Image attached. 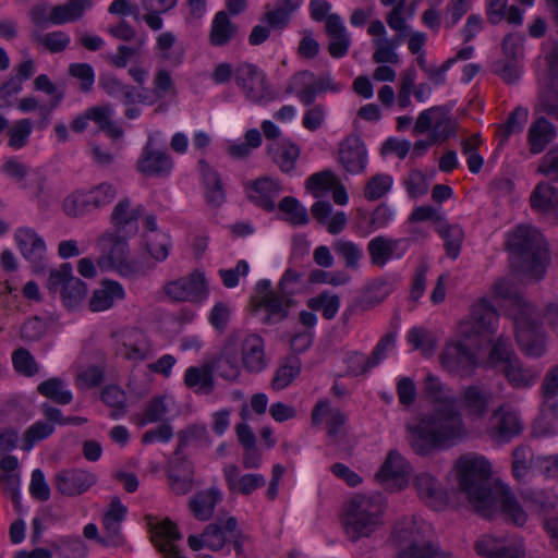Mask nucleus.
I'll return each mask as SVG.
<instances>
[{
  "label": "nucleus",
  "instance_id": "obj_1",
  "mask_svg": "<svg viewBox=\"0 0 558 558\" xmlns=\"http://www.w3.org/2000/svg\"><path fill=\"white\" fill-rule=\"evenodd\" d=\"M408 428L410 446L420 456H428L434 450L454 446L468 434L461 414L456 405L450 404L435 407L416 425Z\"/></svg>",
  "mask_w": 558,
  "mask_h": 558
},
{
  "label": "nucleus",
  "instance_id": "obj_2",
  "mask_svg": "<svg viewBox=\"0 0 558 558\" xmlns=\"http://www.w3.org/2000/svg\"><path fill=\"white\" fill-rule=\"evenodd\" d=\"M460 489L482 517L490 519L496 511L498 500L490 483V464L472 453L461 456L456 462Z\"/></svg>",
  "mask_w": 558,
  "mask_h": 558
},
{
  "label": "nucleus",
  "instance_id": "obj_3",
  "mask_svg": "<svg viewBox=\"0 0 558 558\" xmlns=\"http://www.w3.org/2000/svg\"><path fill=\"white\" fill-rule=\"evenodd\" d=\"M384 511L380 495H354L343 506L342 525L347 537L351 542L369 537L383 524Z\"/></svg>",
  "mask_w": 558,
  "mask_h": 558
},
{
  "label": "nucleus",
  "instance_id": "obj_4",
  "mask_svg": "<svg viewBox=\"0 0 558 558\" xmlns=\"http://www.w3.org/2000/svg\"><path fill=\"white\" fill-rule=\"evenodd\" d=\"M509 250L515 255L517 267L535 280L543 278L548 250L542 233L530 226L518 227L508 241Z\"/></svg>",
  "mask_w": 558,
  "mask_h": 558
},
{
  "label": "nucleus",
  "instance_id": "obj_5",
  "mask_svg": "<svg viewBox=\"0 0 558 558\" xmlns=\"http://www.w3.org/2000/svg\"><path fill=\"white\" fill-rule=\"evenodd\" d=\"M498 313L485 299L472 306L470 316L459 325V337L468 341L473 348L480 349L484 342L492 341L496 331Z\"/></svg>",
  "mask_w": 558,
  "mask_h": 558
},
{
  "label": "nucleus",
  "instance_id": "obj_6",
  "mask_svg": "<svg viewBox=\"0 0 558 558\" xmlns=\"http://www.w3.org/2000/svg\"><path fill=\"white\" fill-rule=\"evenodd\" d=\"M128 239L116 233H106L100 238L101 255L97 264L101 269H112L124 277L141 272L140 265L129 257Z\"/></svg>",
  "mask_w": 558,
  "mask_h": 558
},
{
  "label": "nucleus",
  "instance_id": "obj_7",
  "mask_svg": "<svg viewBox=\"0 0 558 558\" xmlns=\"http://www.w3.org/2000/svg\"><path fill=\"white\" fill-rule=\"evenodd\" d=\"M235 84L242 90L246 100L263 105L272 101L276 94L263 70L250 62H241L234 71Z\"/></svg>",
  "mask_w": 558,
  "mask_h": 558
},
{
  "label": "nucleus",
  "instance_id": "obj_8",
  "mask_svg": "<svg viewBox=\"0 0 558 558\" xmlns=\"http://www.w3.org/2000/svg\"><path fill=\"white\" fill-rule=\"evenodd\" d=\"M515 337L525 355L539 357L545 353V337L534 310L522 312L515 317Z\"/></svg>",
  "mask_w": 558,
  "mask_h": 558
},
{
  "label": "nucleus",
  "instance_id": "obj_9",
  "mask_svg": "<svg viewBox=\"0 0 558 558\" xmlns=\"http://www.w3.org/2000/svg\"><path fill=\"white\" fill-rule=\"evenodd\" d=\"M471 344L463 340L448 342L439 355L441 366L460 377L471 376L477 367L476 354Z\"/></svg>",
  "mask_w": 558,
  "mask_h": 558
},
{
  "label": "nucleus",
  "instance_id": "obj_10",
  "mask_svg": "<svg viewBox=\"0 0 558 558\" xmlns=\"http://www.w3.org/2000/svg\"><path fill=\"white\" fill-rule=\"evenodd\" d=\"M163 292L175 302L201 303L207 298L208 287L204 274L194 270L189 276L167 282Z\"/></svg>",
  "mask_w": 558,
  "mask_h": 558
},
{
  "label": "nucleus",
  "instance_id": "obj_11",
  "mask_svg": "<svg viewBox=\"0 0 558 558\" xmlns=\"http://www.w3.org/2000/svg\"><path fill=\"white\" fill-rule=\"evenodd\" d=\"M145 521L150 534V541L163 554L165 558H185L173 544V542L182 537L178 525L173 521L169 518L160 519L153 514H146Z\"/></svg>",
  "mask_w": 558,
  "mask_h": 558
},
{
  "label": "nucleus",
  "instance_id": "obj_12",
  "mask_svg": "<svg viewBox=\"0 0 558 558\" xmlns=\"http://www.w3.org/2000/svg\"><path fill=\"white\" fill-rule=\"evenodd\" d=\"M96 481V475L86 470L66 469L54 475L53 484L60 494L74 497L87 492Z\"/></svg>",
  "mask_w": 558,
  "mask_h": 558
},
{
  "label": "nucleus",
  "instance_id": "obj_13",
  "mask_svg": "<svg viewBox=\"0 0 558 558\" xmlns=\"http://www.w3.org/2000/svg\"><path fill=\"white\" fill-rule=\"evenodd\" d=\"M338 161L348 173L364 172L367 163V150L359 135H350L340 143Z\"/></svg>",
  "mask_w": 558,
  "mask_h": 558
},
{
  "label": "nucleus",
  "instance_id": "obj_14",
  "mask_svg": "<svg viewBox=\"0 0 558 558\" xmlns=\"http://www.w3.org/2000/svg\"><path fill=\"white\" fill-rule=\"evenodd\" d=\"M142 205L133 206L131 199L123 198L118 202L111 213V222L114 227L112 233L132 238L138 231V219L143 216Z\"/></svg>",
  "mask_w": 558,
  "mask_h": 558
},
{
  "label": "nucleus",
  "instance_id": "obj_15",
  "mask_svg": "<svg viewBox=\"0 0 558 558\" xmlns=\"http://www.w3.org/2000/svg\"><path fill=\"white\" fill-rule=\"evenodd\" d=\"M240 343L241 335L239 332L231 333L218 359L210 363L213 371L227 380H234L240 374Z\"/></svg>",
  "mask_w": 558,
  "mask_h": 558
},
{
  "label": "nucleus",
  "instance_id": "obj_16",
  "mask_svg": "<svg viewBox=\"0 0 558 558\" xmlns=\"http://www.w3.org/2000/svg\"><path fill=\"white\" fill-rule=\"evenodd\" d=\"M205 434L206 428L204 426L196 425L179 433V442L173 452L172 459L169 461L167 474L181 475L183 477H194V466L192 462L182 454V452L192 439L201 438Z\"/></svg>",
  "mask_w": 558,
  "mask_h": 558
},
{
  "label": "nucleus",
  "instance_id": "obj_17",
  "mask_svg": "<svg viewBox=\"0 0 558 558\" xmlns=\"http://www.w3.org/2000/svg\"><path fill=\"white\" fill-rule=\"evenodd\" d=\"M14 238L23 257L32 263L33 270L35 272L43 271V259L46 252L44 240L31 228H20Z\"/></svg>",
  "mask_w": 558,
  "mask_h": 558
},
{
  "label": "nucleus",
  "instance_id": "obj_18",
  "mask_svg": "<svg viewBox=\"0 0 558 558\" xmlns=\"http://www.w3.org/2000/svg\"><path fill=\"white\" fill-rule=\"evenodd\" d=\"M523 425L518 414L504 405L494 411L490 417V435L507 442L522 433Z\"/></svg>",
  "mask_w": 558,
  "mask_h": 558
},
{
  "label": "nucleus",
  "instance_id": "obj_19",
  "mask_svg": "<svg viewBox=\"0 0 558 558\" xmlns=\"http://www.w3.org/2000/svg\"><path fill=\"white\" fill-rule=\"evenodd\" d=\"M173 162L170 155L156 150L148 141L137 160V170L147 177H166L170 173Z\"/></svg>",
  "mask_w": 558,
  "mask_h": 558
},
{
  "label": "nucleus",
  "instance_id": "obj_20",
  "mask_svg": "<svg viewBox=\"0 0 558 558\" xmlns=\"http://www.w3.org/2000/svg\"><path fill=\"white\" fill-rule=\"evenodd\" d=\"M305 185L315 197H319V193L323 191L332 190V198L336 204L345 205L348 203L345 187L331 170H324L312 174L307 178Z\"/></svg>",
  "mask_w": 558,
  "mask_h": 558
},
{
  "label": "nucleus",
  "instance_id": "obj_21",
  "mask_svg": "<svg viewBox=\"0 0 558 558\" xmlns=\"http://www.w3.org/2000/svg\"><path fill=\"white\" fill-rule=\"evenodd\" d=\"M413 485L418 497L433 509H439L447 504L448 496L435 476L420 473L414 477Z\"/></svg>",
  "mask_w": 558,
  "mask_h": 558
},
{
  "label": "nucleus",
  "instance_id": "obj_22",
  "mask_svg": "<svg viewBox=\"0 0 558 558\" xmlns=\"http://www.w3.org/2000/svg\"><path fill=\"white\" fill-rule=\"evenodd\" d=\"M250 189L248 199L266 211L275 209V197L282 191L280 182L269 177H262L252 181Z\"/></svg>",
  "mask_w": 558,
  "mask_h": 558
},
{
  "label": "nucleus",
  "instance_id": "obj_23",
  "mask_svg": "<svg viewBox=\"0 0 558 558\" xmlns=\"http://www.w3.org/2000/svg\"><path fill=\"white\" fill-rule=\"evenodd\" d=\"M258 306L266 311L263 323L266 325H275L284 320L289 316L290 308L295 305L294 299H288L281 293H268L262 295Z\"/></svg>",
  "mask_w": 558,
  "mask_h": 558
},
{
  "label": "nucleus",
  "instance_id": "obj_24",
  "mask_svg": "<svg viewBox=\"0 0 558 558\" xmlns=\"http://www.w3.org/2000/svg\"><path fill=\"white\" fill-rule=\"evenodd\" d=\"M198 168L205 185L207 204L216 208L220 207L226 201V192L220 174L205 159L198 161Z\"/></svg>",
  "mask_w": 558,
  "mask_h": 558
},
{
  "label": "nucleus",
  "instance_id": "obj_25",
  "mask_svg": "<svg viewBox=\"0 0 558 558\" xmlns=\"http://www.w3.org/2000/svg\"><path fill=\"white\" fill-rule=\"evenodd\" d=\"M302 0H276L267 4L262 21L274 29H282L290 23L292 14L300 8Z\"/></svg>",
  "mask_w": 558,
  "mask_h": 558
},
{
  "label": "nucleus",
  "instance_id": "obj_26",
  "mask_svg": "<svg viewBox=\"0 0 558 558\" xmlns=\"http://www.w3.org/2000/svg\"><path fill=\"white\" fill-rule=\"evenodd\" d=\"M492 398V392L488 389L472 385L464 388L461 404L469 415L483 417L488 412Z\"/></svg>",
  "mask_w": 558,
  "mask_h": 558
},
{
  "label": "nucleus",
  "instance_id": "obj_27",
  "mask_svg": "<svg viewBox=\"0 0 558 558\" xmlns=\"http://www.w3.org/2000/svg\"><path fill=\"white\" fill-rule=\"evenodd\" d=\"M156 49L159 59L171 68H178L183 63L185 49L178 44L177 36L171 32L159 34L156 39Z\"/></svg>",
  "mask_w": 558,
  "mask_h": 558
},
{
  "label": "nucleus",
  "instance_id": "obj_28",
  "mask_svg": "<svg viewBox=\"0 0 558 558\" xmlns=\"http://www.w3.org/2000/svg\"><path fill=\"white\" fill-rule=\"evenodd\" d=\"M125 514L126 507L121 504L119 497H113L102 518V525L110 545L118 546L122 544L121 523Z\"/></svg>",
  "mask_w": 558,
  "mask_h": 558
},
{
  "label": "nucleus",
  "instance_id": "obj_29",
  "mask_svg": "<svg viewBox=\"0 0 558 558\" xmlns=\"http://www.w3.org/2000/svg\"><path fill=\"white\" fill-rule=\"evenodd\" d=\"M123 287L113 280H102L98 289L93 292L89 307L93 312H101L110 308L116 301L124 299Z\"/></svg>",
  "mask_w": 558,
  "mask_h": 558
},
{
  "label": "nucleus",
  "instance_id": "obj_30",
  "mask_svg": "<svg viewBox=\"0 0 558 558\" xmlns=\"http://www.w3.org/2000/svg\"><path fill=\"white\" fill-rule=\"evenodd\" d=\"M544 462L553 465V457L535 458L530 447L518 446L512 451V474L518 481H522L532 469Z\"/></svg>",
  "mask_w": 558,
  "mask_h": 558
},
{
  "label": "nucleus",
  "instance_id": "obj_31",
  "mask_svg": "<svg viewBox=\"0 0 558 558\" xmlns=\"http://www.w3.org/2000/svg\"><path fill=\"white\" fill-rule=\"evenodd\" d=\"M213 366L205 363L202 366H191L185 371L184 384L187 388L195 389L196 393L209 395L215 389Z\"/></svg>",
  "mask_w": 558,
  "mask_h": 558
},
{
  "label": "nucleus",
  "instance_id": "obj_32",
  "mask_svg": "<svg viewBox=\"0 0 558 558\" xmlns=\"http://www.w3.org/2000/svg\"><path fill=\"white\" fill-rule=\"evenodd\" d=\"M410 472L411 466L408 461L397 450H390L380 470L376 473V478L381 482L392 480L398 483L403 481Z\"/></svg>",
  "mask_w": 558,
  "mask_h": 558
},
{
  "label": "nucleus",
  "instance_id": "obj_33",
  "mask_svg": "<svg viewBox=\"0 0 558 558\" xmlns=\"http://www.w3.org/2000/svg\"><path fill=\"white\" fill-rule=\"evenodd\" d=\"M494 494L497 497L498 505L492 517L497 513L500 508L501 513L507 520H510L517 526H522L526 522L527 515L520 504L517 501L513 494L504 487L495 488Z\"/></svg>",
  "mask_w": 558,
  "mask_h": 558
},
{
  "label": "nucleus",
  "instance_id": "obj_34",
  "mask_svg": "<svg viewBox=\"0 0 558 558\" xmlns=\"http://www.w3.org/2000/svg\"><path fill=\"white\" fill-rule=\"evenodd\" d=\"M92 5V0H68L63 4L54 5L50 11V24L62 25L77 21Z\"/></svg>",
  "mask_w": 558,
  "mask_h": 558
},
{
  "label": "nucleus",
  "instance_id": "obj_35",
  "mask_svg": "<svg viewBox=\"0 0 558 558\" xmlns=\"http://www.w3.org/2000/svg\"><path fill=\"white\" fill-rule=\"evenodd\" d=\"M268 154L272 161L284 173H290L295 168V162L300 157V147L290 140H283L278 144L268 147Z\"/></svg>",
  "mask_w": 558,
  "mask_h": 558
},
{
  "label": "nucleus",
  "instance_id": "obj_36",
  "mask_svg": "<svg viewBox=\"0 0 558 558\" xmlns=\"http://www.w3.org/2000/svg\"><path fill=\"white\" fill-rule=\"evenodd\" d=\"M242 361L244 367L250 372H260L265 367L264 343L257 335H248L242 341Z\"/></svg>",
  "mask_w": 558,
  "mask_h": 558
},
{
  "label": "nucleus",
  "instance_id": "obj_37",
  "mask_svg": "<svg viewBox=\"0 0 558 558\" xmlns=\"http://www.w3.org/2000/svg\"><path fill=\"white\" fill-rule=\"evenodd\" d=\"M221 494L216 488L195 494L189 501L190 510L199 521H207L211 518L214 509L221 501Z\"/></svg>",
  "mask_w": 558,
  "mask_h": 558
},
{
  "label": "nucleus",
  "instance_id": "obj_38",
  "mask_svg": "<svg viewBox=\"0 0 558 558\" xmlns=\"http://www.w3.org/2000/svg\"><path fill=\"white\" fill-rule=\"evenodd\" d=\"M401 240L388 239L383 235L372 239L367 244V251L371 256L373 265L383 267L387 262L393 257L401 256V253L396 254L401 244Z\"/></svg>",
  "mask_w": 558,
  "mask_h": 558
},
{
  "label": "nucleus",
  "instance_id": "obj_39",
  "mask_svg": "<svg viewBox=\"0 0 558 558\" xmlns=\"http://www.w3.org/2000/svg\"><path fill=\"white\" fill-rule=\"evenodd\" d=\"M236 526L238 521L234 517H229L220 523L208 524L202 533V537L205 538V547L214 551L220 550L227 542L226 533L235 532Z\"/></svg>",
  "mask_w": 558,
  "mask_h": 558
},
{
  "label": "nucleus",
  "instance_id": "obj_40",
  "mask_svg": "<svg viewBox=\"0 0 558 558\" xmlns=\"http://www.w3.org/2000/svg\"><path fill=\"white\" fill-rule=\"evenodd\" d=\"M238 26L230 21L225 11L216 13L209 32V43L214 47L227 46L236 35Z\"/></svg>",
  "mask_w": 558,
  "mask_h": 558
},
{
  "label": "nucleus",
  "instance_id": "obj_41",
  "mask_svg": "<svg viewBox=\"0 0 558 558\" xmlns=\"http://www.w3.org/2000/svg\"><path fill=\"white\" fill-rule=\"evenodd\" d=\"M555 137L556 130L553 124L544 117L538 118L531 124L527 133L531 153L538 154L543 151Z\"/></svg>",
  "mask_w": 558,
  "mask_h": 558
},
{
  "label": "nucleus",
  "instance_id": "obj_42",
  "mask_svg": "<svg viewBox=\"0 0 558 558\" xmlns=\"http://www.w3.org/2000/svg\"><path fill=\"white\" fill-rule=\"evenodd\" d=\"M533 209L547 213L558 208V189L548 182H539L530 196Z\"/></svg>",
  "mask_w": 558,
  "mask_h": 558
},
{
  "label": "nucleus",
  "instance_id": "obj_43",
  "mask_svg": "<svg viewBox=\"0 0 558 558\" xmlns=\"http://www.w3.org/2000/svg\"><path fill=\"white\" fill-rule=\"evenodd\" d=\"M424 391L426 397L436 404L435 407L456 405L457 398L451 389L432 374L425 377Z\"/></svg>",
  "mask_w": 558,
  "mask_h": 558
},
{
  "label": "nucleus",
  "instance_id": "obj_44",
  "mask_svg": "<svg viewBox=\"0 0 558 558\" xmlns=\"http://www.w3.org/2000/svg\"><path fill=\"white\" fill-rule=\"evenodd\" d=\"M99 85L109 96L121 99L125 105L134 104L140 97L133 86L122 83L111 74L101 75Z\"/></svg>",
  "mask_w": 558,
  "mask_h": 558
},
{
  "label": "nucleus",
  "instance_id": "obj_45",
  "mask_svg": "<svg viewBox=\"0 0 558 558\" xmlns=\"http://www.w3.org/2000/svg\"><path fill=\"white\" fill-rule=\"evenodd\" d=\"M500 372L507 377L508 381L514 387L530 386L537 377V372L532 368L523 367L520 360L515 356L505 365Z\"/></svg>",
  "mask_w": 558,
  "mask_h": 558
},
{
  "label": "nucleus",
  "instance_id": "obj_46",
  "mask_svg": "<svg viewBox=\"0 0 558 558\" xmlns=\"http://www.w3.org/2000/svg\"><path fill=\"white\" fill-rule=\"evenodd\" d=\"M307 307L314 312H322L323 317L331 320L336 317L340 308V298L329 291H323L306 302Z\"/></svg>",
  "mask_w": 558,
  "mask_h": 558
},
{
  "label": "nucleus",
  "instance_id": "obj_47",
  "mask_svg": "<svg viewBox=\"0 0 558 558\" xmlns=\"http://www.w3.org/2000/svg\"><path fill=\"white\" fill-rule=\"evenodd\" d=\"M89 121L95 122L98 129L111 138L122 136V130L116 126L111 120L112 109L109 106H94L87 109Z\"/></svg>",
  "mask_w": 558,
  "mask_h": 558
},
{
  "label": "nucleus",
  "instance_id": "obj_48",
  "mask_svg": "<svg viewBox=\"0 0 558 558\" xmlns=\"http://www.w3.org/2000/svg\"><path fill=\"white\" fill-rule=\"evenodd\" d=\"M436 230L445 241L446 254L453 259L457 258L464 236L463 230L457 225L447 223H439Z\"/></svg>",
  "mask_w": 558,
  "mask_h": 558
},
{
  "label": "nucleus",
  "instance_id": "obj_49",
  "mask_svg": "<svg viewBox=\"0 0 558 558\" xmlns=\"http://www.w3.org/2000/svg\"><path fill=\"white\" fill-rule=\"evenodd\" d=\"M301 372V361L296 356H289L279 366L272 380L271 387L275 390H282L288 387Z\"/></svg>",
  "mask_w": 558,
  "mask_h": 558
},
{
  "label": "nucleus",
  "instance_id": "obj_50",
  "mask_svg": "<svg viewBox=\"0 0 558 558\" xmlns=\"http://www.w3.org/2000/svg\"><path fill=\"white\" fill-rule=\"evenodd\" d=\"M494 294L504 300L513 301L520 307L521 312H530L534 307L526 303L519 290L510 279H498L493 286Z\"/></svg>",
  "mask_w": 558,
  "mask_h": 558
},
{
  "label": "nucleus",
  "instance_id": "obj_51",
  "mask_svg": "<svg viewBox=\"0 0 558 558\" xmlns=\"http://www.w3.org/2000/svg\"><path fill=\"white\" fill-rule=\"evenodd\" d=\"M37 391L58 404H69L72 401V393L64 390L63 381L59 378H49L38 385Z\"/></svg>",
  "mask_w": 558,
  "mask_h": 558
},
{
  "label": "nucleus",
  "instance_id": "obj_52",
  "mask_svg": "<svg viewBox=\"0 0 558 558\" xmlns=\"http://www.w3.org/2000/svg\"><path fill=\"white\" fill-rule=\"evenodd\" d=\"M515 356L517 355L513 353L509 340L500 336L492 347L487 360V365L500 371L505 365L508 364V361H511Z\"/></svg>",
  "mask_w": 558,
  "mask_h": 558
},
{
  "label": "nucleus",
  "instance_id": "obj_53",
  "mask_svg": "<svg viewBox=\"0 0 558 558\" xmlns=\"http://www.w3.org/2000/svg\"><path fill=\"white\" fill-rule=\"evenodd\" d=\"M527 117L529 111L523 107H517L512 112H510L505 124H501L498 128L497 135L500 137V142L504 143L510 135L520 133L527 121Z\"/></svg>",
  "mask_w": 558,
  "mask_h": 558
},
{
  "label": "nucleus",
  "instance_id": "obj_54",
  "mask_svg": "<svg viewBox=\"0 0 558 558\" xmlns=\"http://www.w3.org/2000/svg\"><path fill=\"white\" fill-rule=\"evenodd\" d=\"M12 365L16 373L25 377H33L39 372V365L32 353L23 347L12 352Z\"/></svg>",
  "mask_w": 558,
  "mask_h": 558
},
{
  "label": "nucleus",
  "instance_id": "obj_55",
  "mask_svg": "<svg viewBox=\"0 0 558 558\" xmlns=\"http://www.w3.org/2000/svg\"><path fill=\"white\" fill-rule=\"evenodd\" d=\"M456 134V122L449 114V109L442 106V111L438 113L434 123L430 138L433 143L445 142Z\"/></svg>",
  "mask_w": 558,
  "mask_h": 558
},
{
  "label": "nucleus",
  "instance_id": "obj_56",
  "mask_svg": "<svg viewBox=\"0 0 558 558\" xmlns=\"http://www.w3.org/2000/svg\"><path fill=\"white\" fill-rule=\"evenodd\" d=\"M278 207L282 213L289 215L287 221L293 226H304L310 221L306 208L293 196L283 197Z\"/></svg>",
  "mask_w": 558,
  "mask_h": 558
},
{
  "label": "nucleus",
  "instance_id": "obj_57",
  "mask_svg": "<svg viewBox=\"0 0 558 558\" xmlns=\"http://www.w3.org/2000/svg\"><path fill=\"white\" fill-rule=\"evenodd\" d=\"M48 330V323L39 316L26 319L20 327V338L25 343L40 341Z\"/></svg>",
  "mask_w": 558,
  "mask_h": 558
},
{
  "label": "nucleus",
  "instance_id": "obj_58",
  "mask_svg": "<svg viewBox=\"0 0 558 558\" xmlns=\"http://www.w3.org/2000/svg\"><path fill=\"white\" fill-rule=\"evenodd\" d=\"M101 400L110 408H112L111 417L118 418L125 414V392L116 385H109L101 391Z\"/></svg>",
  "mask_w": 558,
  "mask_h": 558
},
{
  "label": "nucleus",
  "instance_id": "obj_59",
  "mask_svg": "<svg viewBox=\"0 0 558 558\" xmlns=\"http://www.w3.org/2000/svg\"><path fill=\"white\" fill-rule=\"evenodd\" d=\"M332 247L335 253L344 259L347 268H359V263L363 256V252L354 242L339 239L333 242Z\"/></svg>",
  "mask_w": 558,
  "mask_h": 558
},
{
  "label": "nucleus",
  "instance_id": "obj_60",
  "mask_svg": "<svg viewBox=\"0 0 558 558\" xmlns=\"http://www.w3.org/2000/svg\"><path fill=\"white\" fill-rule=\"evenodd\" d=\"M417 535L418 533L415 527V523L410 520L396 525L391 534V541L399 551L401 548L410 546L414 543H421L417 538Z\"/></svg>",
  "mask_w": 558,
  "mask_h": 558
},
{
  "label": "nucleus",
  "instance_id": "obj_61",
  "mask_svg": "<svg viewBox=\"0 0 558 558\" xmlns=\"http://www.w3.org/2000/svg\"><path fill=\"white\" fill-rule=\"evenodd\" d=\"M86 292L85 282L72 274L64 282L63 289H61V296L65 306L72 307L85 298Z\"/></svg>",
  "mask_w": 558,
  "mask_h": 558
},
{
  "label": "nucleus",
  "instance_id": "obj_62",
  "mask_svg": "<svg viewBox=\"0 0 558 558\" xmlns=\"http://www.w3.org/2000/svg\"><path fill=\"white\" fill-rule=\"evenodd\" d=\"M396 558H446L429 542L414 543L397 551Z\"/></svg>",
  "mask_w": 558,
  "mask_h": 558
},
{
  "label": "nucleus",
  "instance_id": "obj_63",
  "mask_svg": "<svg viewBox=\"0 0 558 558\" xmlns=\"http://www.w3.org/2000/svg\"><path fill=\"white\" fill-rule=\"evenodd\" d=\"M408 341L422 351L424 355H430L436 348V338L434 335L421 327L412 328L408 333Z\"/></svg>",
  "mask_w": 558,
  "mask_h": 558
},
{
  "label": "nucleus",
  "instance_id": "obj_64",
  "mask_svg": "<svg viewBox=\"0 0 558 558\" xmlns=\"http://www.w3.org/2000/svg\"><path fill=\"white\" fill-rule=\"evenodd\" d=\"M492 72L507 84L517 83L521 75L519 61L510 59H500L493 62Z\"/></svg>",
  "mask_w": 558,
  "mask_h": 558
}]
</instances>
